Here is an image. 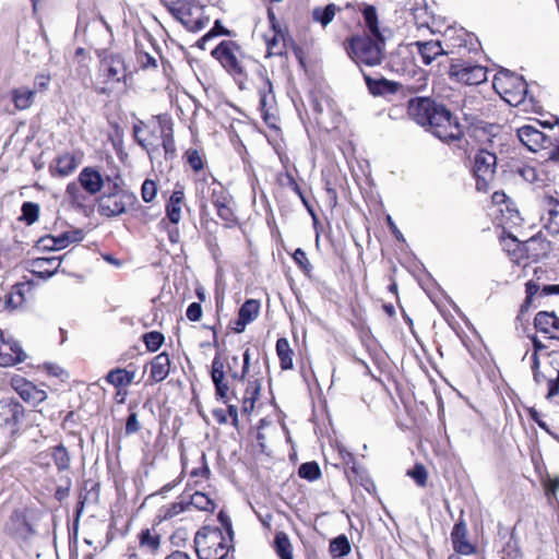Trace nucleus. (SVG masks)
<instances>
[{"instance_id":"obj_46","label":"nucleus","mask_w":559,"mask_h":559,"mask_svg":"<svg viewBox=\"0 0 559 559\" xmlns=\"http://www.w3.org/2000/svg\"><path fill=\"white\" fill-rule=\"evenodd\" d=\"M157 193V187L156 183L153 180L146 179L142 183L141 188V197L144 202L150 203L152 202Z\"/></svg>"},{"instance_id":"obj_14","label":"nucleus","mask_w":559,"mask_h":559,"mask_svg":"<svg viewBox=\"0 0 559 559\" xmlns=\"http://www.w3.org/2000/svg\"><path fill=\"white\" fill-rule=\"evenodd\" d=\"M292 38L293 37H271V39L266 41L269 55L282 56L288 55L289 51H292L300 64L305 66V52L292 41Z\"/></svg>"},{"instance_id":"obj_21","label":"nucleus","mask_w":559,"mask_h":559,"mask_svg":"<svg viewBox=\"0 0 559 559\" xmlns=\"http://www.w3.org/2000/svg\"><path fill=\"white\" fill-rule=\"evenodd\" d=\"M260 304L254 299L247 300L239 309V316L235 322L234 330L237 333L245 331L247 324L252 322L259 314Z\"/></svg>"},{"instance_id":"obj_59","label":"nucleus","mask_w":559,"mask_h":559,"mask_svg":"<svg viewBox=\"0 0 559 559\" xmlns=\"http://www.w3.org/2000/svg\"><path fill=\"white\" fill-rule=\"evenodd\" d=\"M261 385L260 383L254 380L249 382L245 395H248L249 397H252L254 401L258 399L259 392H260Z\"/></svg>"},{"instance_id":"obj_29","label":"nucleus","mask_w":559,"mask_h":559,"mask_svg":"<svg viewBox=\"0 0 559 559\" xmlns=\"http://www.w3.org/2000/svg\"><path fill=\"white\" fill-rule=\"evenodd\" d=\"M534 325L540 332L549 334L554 330H559V318L551 312H538L534 319Z\"/></svg>"},{"instance_id":"obj_12","label":"nucleus","mask_w":559,"mask_h":559,"mask_svg":"<svg viewBox=\"0 0 559 559\" xmlns=\"http://www.w3.org/2000/svg\"><path fill=\"white\" fill-rule=\"evenodd\" d=\"M160 3L167 9V11L189 32H198L203 29L204 22L199 17L192 20L191 15V3L189 0H160Z\"/></svg>"},{"instance_id":"obj_61","label":"nucleus","mask_w":559,"mask_h":559,"mask_svg":"<svg viewBox=\"0 0 559 559\" xmlns=\"http://www.w3.org/2000/svg\"><path fill=\"white\" fill-rule=\"evenodd\" d=\"M526 287V301L531 302L532 298L539 292V285L533 281H528Z\"/></svg>"},{"instance_id":"obj_6","label":"nucleus","mask_w":559,"mask_h":559,"mask_svg":"<svg viewBox=\"0 0 559 559\" xmlns=\"http://www.w3.org/2000/svg\"><path fill=\"white\" fill-rule=\"evenodd\" d=\"M521 143L532 152L547 151L548 160L559 162V133L546 134L531 124L516 130Z\"/></svg>"},{"instance_id":"obj_52","label":"nucleus","mask_w":559,"mask_h":559,"mask_svg":"<svg viewBox=\"0 0 559 559\" xmlns=\"http://www.w3.org/2000/svg\"><path fill=\"white\" fill-rule=\"evenodd\" d=\"M163 147H164L166 156L175 155L176 146H175V141H174L171 132L167 133V132H165V130H163Z\"/></svg>"},{"instance_id":"obj_53","label":"nucleus","mask_w":559,"mask_h":559,"mask_svg":"<svg viewBox=\"0 0 559 559\" xmlns=\"http://www.w3.org/2000/svg\"><path fill=\"white\" fill-rule=\"evenodd\" d=\"M547 386H548V392H547V395L546 397L548 400L555 397L556 395L559 394V370L556 371V377L555 378H549L547 379Z\"/></svg>"},{"instance_id":"obj_13","label":"nucleus","mask_w":559,"mask_h":559,"mask_svg":"<svg viewBox=\"0 0 559 559\" xmlns=\"http://www.w3.org/2000/svg\"><path fill=\"white\" fill-rule=\"evenodd\" d=\"M221 64L230 73H242L241 52L237 45L233 41L221 43L213 51Z\"/></svg>"},{"instance_id":"obj_41","label":"nucleus","mask_w":559,"mask_h":559,"mask_svg":"<svg viewBox=\"0 0 559 559\" xmlns=\"http://www.w3.org/2000/svg\"><path fill=\"white\" fill-rule=\"evenodd\" d=\"M188 508H189V503H187V501L180 500V501L174 502L170 506L165 507L160 510L162 518L164 520L173 519V518L179 515L180 513L185 512L186 510H188Z\"/></svg>"},{"instance_id":"obj_2","label":"nucleus","mask_w":559,"mask_h":559,"mask_svg":"<svg viewBox=\"0 0 559 559\" xmlns=\"http://www.w3.org/2000/svg\"><path fill=\"white\" fill-rule=\"evenodd\" d=\"M107 190L98 200V213L105 217H115L127 212L129 206L136 203V195L122 187V180L117 177L106 179Z\"/></svg>"},{"instance_id":"obj_22","label":"nucleus","mask_w":559,"mask_h":559,"mask_svg":"<svg viewBox=\"0 0 559 559\" xmlns=\"http://www.w3.org/2000/svg\"><path fill=\"white\" fill-rule=\"evenodd\" d=\"M84 233L81 229H72L62 233L58 237H46L40 242L50 241L51 246L45 245V249L48 250H61L68 247L72 242H79L83 240Z\"/></svg>"},{"instance_id":"obj_50","label":"nucleus","mask_w":559,"mask_h":559,"mask_svg":"<svg viewBox=\"0 0 559 559\" xmlns=\"http://www.w3.org/2000/svg\"><path fill=\"white\" fill-rule=\"evenodd\" d=\"M166 213L168 219L173 224H178L181 219V204L169 203L166 206Z\"/></svg>"},{"instance_id":"obj_5","label":"nucleus","mask_w":559,"mask_h":559,"mask_svg":"<svg viewBox=\"0 0 559 559\" xmlns=\"http://www.w3.org/2000/svg\"><path fill=\"white\" fill-rule=\"evenodd\" d=\"M492 86L501 98L511 106L521 105L527 94V83L523 76L507 69H500L495 74Z\"/></svg>"},{"instance_id":"obj_43","label":"nucleus","mask_w":559,"mask_h":559,"mask_svg":"<svg viewBox=\"0 0 559 559\" xmlns=\"http://www.w3.org/2000/svg\"><path fill=\"white\" fill-rule=\"evenodd\" d=\"M143 341L150 352H156L164 342V335L157 331H152L143 335Z\"/></svg>"},{"instance_id":"obj_38","label":"nucleus","mask_w":559,"mask_h":559,"mask_svg":"<svg viewBox=\"0 0 559 559\" xmlns=\"http://www.w3.org/2000/svg\"><path fill=\"white\" fill-rule=\"evenodd\" d=\"M52 459L59 471H66L70 466V456L67 449L59 444L52 450Z\"/></svg>"},{"instance_id":"obj_56","label":"nucleus","mask_w":559,"mask_h":559,"mask_svg":"<svg viewBox=\"0 0 559 559\" xmlns=\"http://www.w3.org/2000/svg\"><path fill=\"white\" fill-rule=\"evenodd\" d=\"M50 80V74L39 73L35 76V87L38 91H46L49 86Z\"/></svg>"},{"instance_id":"obj_42","label":"nucleus","mask_w":559,"mask_h":559,"mask_svg":"<svg viewBox=\"0 0 559 559\" xmlns=\"http://www.w3.org/2000/svg\"><path fill=\"white\" fill-rule=\"evenodd\" d=\"M39 215V205L33 202H24L22 205V219L26 222L27 225L34 224L38 219Z\"/></svg>"},{"instance_id":"obj_44","label":"nucleus","mask_w":559,"mask_h":559,"mask_svg":"<svg viewBox=\"0 0 559 559\" xmlns=\"http://www.w3.org/2000/svg\"><path fill=\"white\" fill-rule=\"evenodd\" d=\"M81 186L80 183H76V182H70L68 186H67V190H66V193L67 195L69 197L70 201L73 203V204H76V205H80L82 206L84 201H85V198L81 191Z\"/></svg>"},{"instance_id":"obj_63","label":"nucleus","mask_w":559,"mask_h":559,"mask_svg":"<svg viewBox=\"0 0 559 559\" xmlns=\"http://www.w3.org/2000/svg\"><path fill=\"white\" fill-rule=\"evenodd\" d=\"M255 401L248 395H243L242 397V411L243 413L249 414L254 408Z\"/></svg>"},{"instance_id":"obj_40","label":"nucleus","mask_w":559,"mask_h":559,"mask_svg":"<svg viewBox=\"0 0 559 559\" xmlns=\"http://www.w3.org/2000/svg\"><path fill=\"white\" fill-rule=\"evenodd\" d=\"M556 163L555 160H548V156L545 159V163L538 165L537 169V180L534 182L537 187H544L548 185V182L554 180V176L550 175L549 167L550 164Z\"/></svg>"},{"instance_id":"obj_49","label":"nucleus","mask_w":559,"mask_h":559,"mask_svg":"<svg viewBox=\"0 0 559 559\" xmlns=\"http://www.w3.org/2000/svg\"><path fill=\"white\" fill-rule=\"evenodd\" d=\"M141 545L147 546L151 549L155 550L159 546V537L157 535L151 534L148 530L141 533Z\"/></svg>"},{"instance_id":"obj_26","label":"nucleus","mask_w":559,"mask_h":559,"mask_svg":"<svg viewBox=\"0 0 559 559\" xmlns=\"http://www.w3.org/2000/svg\"><path fill=\"white\" fill-rule=\"evenodd\" d=\"M151 365V377L154 381L160 382L166 379L170 369V359L168 354H158L154 357Z\"/></svg>"},{"instance_id":"obj_25","label":"nucleus","mask_w":559,"mask_h":559,"mask_svg":"<svg viewBox=\"0 0 559 559\" xmlns=\"http://www.w3.org/2000/svg\"><path fill=\"white\" fill-rule=\"evenodd\" d=\"M78 167L76 159L73 155L67 153L57 157L50 165L51 174L66 177L72 174Z\"/></svg>"},{"instance_id":"obj_20","label":"nucleus","mask_w":559,"mask_h":559,"mask_svg":"<svg viewBox=\"0 0 559 559\" xmlns=\"http://www.w3.org/2000/svg\"><path fill=\"white\" fill-rule=\"evenodd\" d=\"M211 377L215 385L216 395L226 402L229 385L225 381L224 361L218 354L212 361Z\"/></svg>"},{"instance_id":"obj_62","label":"nucleus","mask_w":559,"mask_h":559,"mask_svg":"<svg viewBox=\"0 0 559 559\" xmlns=\"http://www.w3.org/2000/svg\"><path fill=\"white\" fill-rule=\"evenodd\" d=\"M506 551L509 558H516L519 556L516 540H514L513 535H511L510 540L508 542V550Z\"/></svg>"},{"instance_id":"obj_11","label":"nucleus","mask_w":559,"mask_h":559,"mask_svg":"<svg viewBox=\"0 0 559 559\" xmlns=\"http://www.w3.org/2000/svg\"><path fill=\"white\" fill-rule=\"evenodd\" d=\"M497 157L493 153L480 150L474 159V174L477 179V189H486L493 179L496 173Z\"/></svg>"},{"instance_id":"obj_23","label":"nucleus","mask_w":559,"mask_h":559,"mask_svg":"<svg viewBox=\"0 0 559 559\" xmlns=\"http://www.w3.org/2000/svg\"><path fill=\"white\" fill-rule=\"evenodd\" d=\"M63 257L37 258L32 262L33 273L47 280L58 270Z\"/></svg>"},{"instance_id":"obj_31","label":"nucleus","mask_w":559,"mask_h":559,"mask_svg":"<svg viewBox=\"0 0 559 559\" xmlns=\"http://www.w3.org/2000/svg\"><path fill=\"white\" fill-rule=\"evenodd\" d=\"M276 353L280 358L281 368L283 370H289L293 368V350L289 342L285 337H281L276 342Z\"/></svg>"},{"instance_id":"obj_39","label":"nucleus","mask_w":559,"mask_h":559,"mask_svg":"<svg viewBox=\"0 0 559 559\" xmlns=\"http://www.w3.org/2000/svg\"><path fill=\"white\" fill-rule=\"evenodd\" d=\"M145 131V126L144 123L141 121L136 124H134L133 127V135H134V139L135 141L138 142V144L140 146H142L150 156H152L154 154V152L156 151V146L153 145L152 143H150L144 136H143V132Z\"/></svg>"},{"instance_id":"obj_18","label":"nucleus","mask_w":559,"mask_h":559,"mask_svg":"<svg viewBox=\"0 0 559 559\" xmlns=\"http://www.w3.org/2000/svg\"><path fill=\"white\" fill-rule=\"evenodd\" d=\"M451 542L454 550L461 555H472L475 547L467 540V527L464 520H460L451 532Z\"/></svg>"},{"instance_id":"obj_3","label":"nucleus","mask_w":559,"mask_h":559,"mask_svg":"<svg viewBox=\"0 0 559 559\" xmlns=\"http://www.w3.org/2000/svg\"><path fill=\"white\" fill-rule=\"evenodd\" d=\"M233 538L225 536L218 527H202L194 536L199 559H225L231 548Z\"/></svg>"},{"instance_id":"obj_28","label":"nucleus","mask_w":559,"mask_h":559,"mask_svg":"<svg viewBox=\"0 0 559 559\" xmlns=\"http://www.w3.org/2000/svg\"><path fill=\"white\" fill-rule=\"evenodd\" d=\"M546 204L549 206L548 215L545 222V228L552 235L559 234V201L552 197L545 198Z\"/></svg>"},{"instance_id":"obj_47","label":"nucleus","mask_w":559,"mask_h":559,"mask_svg":"<svg viewBox=\"0 0 559 559\" xmlns=\"http://www.w3.org/2000/svg\"><path fill=\"white\" fill-rule=\"evenodd\" d=\"M186 157L187 163L194 171H200L203 168V158L198 150H188Z\"/></svg>"},{"instance_id":"obj_19","label":"nucleus","mask_w":559,"mask_h":559,"mask_svg":"<svg viewBox=\"0 0 559 559\" xmlns=\"http://www.w3.org/2000/svg\"><path fill=\"white\" fill-rule=\"evenodd\" d=\"M364 78L369 92L373 96H386L395 94L401 86V84L397 82L386 80L382 76L372 78L371 75L364 73Z\"/></svg>"},{"instance_id":"obj_33","label":"nucleus","mask_w":559,"mask_h":559,"mask_svg":"<svg viewBox=\"0 0 559 559\" xmlns=\"http://www.w3.org/2000/svg\"><path fill=\"white\" fill-rule=\"evenodd\" d=\"M337 8L335 4L330 3L324 8H314L312 11V17L316 22L326 26L335 16Z\"/></svg>"},{"instance_id":"obj_27","label":"nucleus","mask_w":559,"mask_h":559,"mask_svg":"<svg viewBox=\"0 0 559 559\" xmlns=\"http://www.w3.org/2000/svg\"><path fill=\"white\" fill-rule=\"evenodd\" d=\"M425 64H430L438 56L445 53L439 40L416 43Z\"/></svg>"},{"instance_id":"obj_34","label":"nucleus","mask_w":559,"mask_h":559,"mask_svg":"<svg viewBox=\"0 0 559 559\" xmlns=\"http://www.w3.org/2000/svg\"><path fill=\"white\" fill-rule=\"evenodd\" d=\"M350 551V544L345 535H340L330 543V554L334 558H340L348 555Z\"/></svg>"},{"instance_id":"obj_30","label":"nucleus","mask_w":559,"mask_h":559,"mask_svg":"<svg viewBox=\"0 0 559 559\" xmlns=\"http://www.w3.org/2000/svg\"><path fill=\"white\" fill-rule=\"evenodd\" d=\"M135 372L126 369H112L106 376V381L116 388L128 386L134 380Z\"/></svg>"},{"instance_id":"obj_1","label":"nucleus","mask_w":559,"mask_h":559,"mask_svg":"<svg viewBox=\"0 0 559 559\" xmlns=\"http://www.w3.org/2000/svg\"><path fill=\"white\" fill-rule=\"evenodd\" d=\"M407 112L413 121L426 128L441 141L453 142L462 136L457 119L444 105L430 97L411 98Z\"/></svg>"},{"instance_id":"obj_51","label":"nucleus","mask_w":559,"mask_h":559,"mask_svg":"<svg viewBox=\"0 0 559 559\" xmlns=\"http://www.w3.org/2000/svg\"><path fill=\"white\" fill-rule=\"evenodd\" d=\"M537 169H538V166L534 167V166L526 165L519 169V174L525 181L534 183L538 179L537 178Z\"/></svg>"},{"instance_id":"obj_8","label":"nucleus","mask_w":559,"mask_h":559,"mask_svg":"<svg viewBox=\"0 0 559 559\" xmlns=\"http://www.w3.org/2000/svg\"><path fill=\"white\" fill-rule=\"evenodd\" d=\"M100 58V71L105 76L103 86H96L95 91L99 95L109 94L116 84L122 82L127 78V67L123 58L120 55L103 56Z\"/></svg>"},{"instance_id":"obj_55","label":"nucleus","mask_w":559,"mask_h":559,"mask_svg":"<svg viewBox=\"0 0 559 559\" xmlns=\"http://www.w3.org/2000/svg\"><path fill=\"white\" fill-rule=\"evenodd\" d=\"M140 430V423L136 413H131L126 423V433L132 435Z\"/></svg>"},{"instance_id":"obj_15","label":"nucleus","mask_w":559,"mask_h":559,"mask_svg":"<svg viewBox=\"0 0 559 559\" xmlns=\"http://www.w3.org/2000/svg\"><path fill=\"white\" fill-rule=\"evenodd\" d=\"M12 386L23 401L34 406L40 404L47 399L46 391L38 389L34 383L25 380L24 378L13 379Z\"/></svg>"},{"instance_id":"obj_17","label":"nucleus","mask_w":559,"mask_h":559,"mask_svg":"<svg viewBox=\"0 0 559 559\" xmlns=\"http://www.w3.org/2000/svg\"><path fill=\"white\" fill-rule=\"evenodd\" d=\"M79 183L88 194L98 193L105 186V180L98 170L93 167H85L78 177Z\"/></svg>"},{"instance_id":"obj_60","label":"nucleus","mask_w":559,"mask_h":559,"mask_svg":"<svg viewBox=\"0 0 559 559\" xmlns=\"http://www.w3.org/2000/svg\"><path fill=\"white\" fill-rule=\"evenodd\" d=\"M205 35H230V33L222 25L219 20H216L214 26Z\"/></svg>"},{"instance_id":"obj_45","label":"nucleus","mask_w":559,"mask_h":559,"mask_svg":"<svg viewBox=\"0 0 559 559\" xmlns=\"http://www.w3.org/2000/svg\"><path fill=\"white\" fill-rule=\"evenodd\" d=\"M407 476L412 477L420 487H425L427 484L428 474L421 464H416L413 469L407 471Z\"/></svg>"},{"instance_id":"obj_4","label":"nucleus","mask_w":559,"mask_h":559,"mask_svg":"<svg viewBox=\"0 0 559 559\" xmlns=\"http://www.w3.org/2000/svg\"><path fill=\"white\" fill-rule=\"evenodd\" d=\"M345 48L357 64L378 66L385 56L384 37H350Z\"/></svg>"},{"instance_id":"obj_48","label":"nucleus","mask_w":559,"mask_h":559,"mask_svg":"<svg viewBox=\"0 0 559 559\" xmlns=\"http://www.w3.org/2000/svg\"><path fill=\"white\" fill-rule=\"evenodd\" d=\"M293 258L295 260V262L306 272H310L311 269H312V265L311 263L309 262L308 258H307V254L306 252L298 248L295 250L294 254H293Z\"/></svg>"},{"instance_id":"obj_54","label":"nucleus","mask_w":559,"mask_h":559,"mask_svg":"<svg viewBox=\"0 0 559 559\" xmlns=\"http://www.w3.org/2000/svg\"><path fill=\"white\" fill-rule=\"evenodd\" d=\"M186 316L190 321H193V322L199 321L202 317L201 305L199 302L190 304L187 309Z\"/></svg>"},{"instance_id":"obj_10","label":"nucleus","mask_w":559,"mask_h":559,"mask_svg":"<svg viewBox=\"0 0 559 559\" xmlns=\"http://www.w3.org/2000/svg\"><path fill=\"white\" fill-rule=\"evenodd\" d=\"M209 191L210 201L215 207L217 216L224 221L226 227H233L237 223L233 197L217 182H213L209 187Z\"/></svg>"},{"instance_id":"obj_24","label":"nucleus","mask_w":559,"mask_h":559,"mask_svg":"<svg viewBox=\"0 0 559 559\" xmlns=\"http://www.w3.org/2000/svg\"><path fill=\"white\" fill-rule=\"evenodd\" d=\"M36 90L26 86L13 88L11 91V99L16 110H26L31 108L35 102Z\"/></svg>"},{"instance_id":"obj_58","label":"nucleus","mask_w":559,"mask_h":559,"mask_svg":"<svg viewBox=\"0 0 559 559\" xmlns=\"http://www.w3.org/2000/svg\"><path fill=\"white\" fill-rule=\"evenodd\" d=\"M528 416L538 425L539 428L547 432L549 431L548 425L543 419H540L539 413L534 407L528 408Z\"/></svg>"},{"instance_id":"obj_64","label":"nucleus","mask_w":559,"mask_h":559,"mask_svg":"<svg viewBox=\"0 0 559 559\" xmlns=\"http://www.w3.org/2000/svg\"><path fill=\"white\" fill-rule=\"evenodd\" d=\"M545 372L538 370L533 371V379L537 385H542L544 382H547V379H549Z\"/></svg>"},{"instance_id":"obj_7","label":"nucleus","mask_w":559,"mask_h":559,"mask_svg":"<svg viewBox=\"0 0 559 559\" xmlns=\"http://www.w3.org/2000/svg\"><path fill=\"white\" fill-rule=\"evenodd\" d=\"M25 415L23 405L14 399L0 400V430L9 441L15 439Z\"/></svg>"},{"instance_id":"obj_9","label":"nucleus","mask_w":559,"mask_h":559,"mask_svg":"<svg viewBox=\"0 0 559 559\" xmlns=\"http://www.w3.org/2000/svg\"><path fill=\"white\" fill-rule=\"evenodd\" d=\"M487 68L464 59H454L449 67V78L464 85H479L487 81Z\"/></svg>"},{"instance_id":"obj_36","label":"nucleus","mask_w":559,"mask_h":559,"mask_svg":"<svg viewBox=\"0 0 559 559\" xmlns=\"http://www.w3.org/2000/svg\"><path fill=\"white\" fill-rule=\"evenodd\" d=\"M189 507L192 506L201 511H212L214 510V502L203 492L195 491L190 496V500L187 501Z\"/></svg>"},{"instance_id":"obj_16","label":"nucleus","mask_w":559,"mask_h":559,"mask_svg":"<svg viewBox=\"0 0 559 559\" xmlns=\"http://www.w3.org/2000/svg\"><path fill=\"white\" fill-rule=\"evenodd\" d=\"M26 359V354L20 344L8 337L0 341V366L11 367Z\"/></svg>"},{"instance_id":"obj_32","label":"nucleus","mask_w":559,"mask_h":559,"mask_svg":"<svg viewBox=\"0 0 559 559\" xmlns=\"http://www.w3.org/2000/svg\"><path fill=\"white\" fill-rule=\"evenodd\" d=\"M274 549L280 559H294L293 546L286 533H276L274 538Z\"/></svg>"},{"instance_id":"obj_35","label":"nucleus","mask_w":559,"mask_h":559,"mask_svg":"<svg viewBox=\"0 0 559 559\" xmlns=\"http://www.w3.org/2000/svg\"><path fill=\"white\" fill-rule=\"evenodd\" d=\"M361 12L365 23L371 32V35H381L378 27V15L376 8L373 5L364 4Z\"/></svg>"},{"instance_id":"obj_57","label":"nucleus","mask_w":559,"mask_h":559,"mask_svg":"<svg viewBox=\"0 0 559 559\" xmlns=\"http://www.w3.org/2000/svg\"><path fill=\"white\" fill-rule=\"evenodd\" d=\"M218 520H219L222 526L224 527V530L226 531L227 536L233 538L234 532H233L231 521H230L229 516L221 511L218 513Z\"/></svg>"},{"instance_id":"obj_37","label":"nucleus","mask_w":559,"mask_h":559,"mask_svg":"<svg viewBox=\"0 0 559 559\" xmlns=\"http://www.w3.org/2000/svg\"><path fill=\"white\" fill-rule=\"evenodd\" d=\"M298 475L304 479L313 481L320 478L321 469L317 462H307L299 466Z\"/></svg>"}]
</instances>
